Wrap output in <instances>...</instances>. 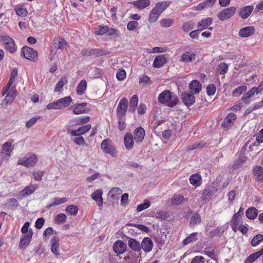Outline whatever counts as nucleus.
<instances>
[{
  "mask_svg": "<svg viewBox=\"0 0 263 263\" xmlns=\"http://www.w3.org/2000/svg\"><path fill=\"white\" fill-rule=\"evenodd\" d=\"M109 53V51L99 49H84L81 52L82 56H93L95 57L107 55Z\"/></svg>",
  "mask_w": 263,
  "mask_h": 263,
  "instance_id": "f257e3e1",
  "label": "nucleus"
},
{
  "mask_svg": "<svg viewBox=\"0 0 263 263\" xmlns=\"http://www.w3.org/2000/svg\"><path fill=\"white\" fill-rule=\"evenodd\" d=\"M101 148L105 153L110 154L114 157H117V152L114 146L111 144V141L109 138L104 140L101 143Z\"/></svg>",
  "mask_w": 263,
  "mask_h": 263,
  "instance_id": "f03ea898",
  "label": "nucleus"
},
{
  "mask_svg": "<svg viewBox=\"0 0 263 263\" xmlns=\"http://www.w3.org/2000/svg\"><path fill=\"white\" fill-rule=\"evenodd\" d=\"M37 161V158L34 154H28L18 161V164L27 167H32Z\"/></svg>",
  "mask_w": 263,
  "mask_h": 263,
  "instance_id": "7ed1b4c3",
  "label": "nucleus"
},
{
  "mask_svg": "<svg viewBox=\"0 0 263 263\" xmlns=\"http://www.w3.org/2000/svg\"><path fill=\"white\" fill-rule=\"evenodd\" d=\"M22 54L24 57L30 61L35 62L37 60V52L33 48L24 46L21 50Z\"/></svg>",
  "mask_w": 263,
  "mask_h": 263,
  "instance_id": "20e7f679",
  "label": "nucleus"
},
{
  "mask_svg": "<svg viewBox=\"0 0 263 263\" xmlns=\"http://www.w3.org/2000/svg\"><path fill=\"white\" fill-rule=\"evenodd\" d=\"M236 10L234 7L225 8L219 12L217 16L220 21H224L232 16L235 13Z\"/></svg>",
  "mask_w": 263,
  "mask_h": 263,
  "instance_id": "39448f33",
  "label": "nucleus"
},
{
  "mask_svg": "<svg viewBox=\"0 0 263 263\" xmlns=\"http://www.w3.org/2000/svg\"><path fill=\"white\" fill-rule=\"evenodd\" d=\"M128 107V101L125 98H122L117 107V117H124L127 111Z\"/></svg>",
  "mask_w": 263,
  "mask_h": 263,
  "instance_id": "423d86ee",
  "label": "nucleus"
},
{
  "mask_svg": "<svg viewBox=\"0 0 263 263\" xmlns=\"http://www.w3.org/2000/svg\"><path fill=\"white\" fill-rule=\"evenodd\" d=\"M91 128L90 124H87L85 126L80 127L78 129L72 130L70 128L67 129V132L71 135V136H80L87 132H88Z\"/></svg>",
  "mask_w": 263,
  "mask_h": 263,
  "instance_id": "0eeeda50",
  "label": "nucleus"
},
{
  "mask_svg": "<svg viewBox=\"0 0 263 263\" xmlns=\"http://www.w3.org/2000/svg\"><path fill=\"white\" fill-rule=\"evenodd\" d=\"M32 235L33 231L31 229H30L28 233L21 238L18 246L21 249H25L26 246L29 245L31 240Z\"/></svg>",
  "mask_w": 263,
  "mask_h": 263,
  "instance_id": "6e6552de",
  "label": "nucleus"
},
{
  "mask_svg": "<svg viewBox=\"0 0 263 263\" xmlns=\"http://www.w3.org/2000/svg\"><path fill=\"white\" fill-rule=\"evenodd\" d=\"M182 102L187 107L192 105L195 102V97L191 93L183 92L181 95Z\"/></svg>",
  "mask_w": 263,
  "mask_h": 263,
  "instance_id": "1a4fd4ad",
  "label": "nucleus"
},
{
  "mask_svg": "<svg viewBox=\"0 0 263 263\" xmlns=\"http://www.w3.org/2000/svg\"><path fill=\"white\" fill-rule=\"evenodd\" d=\"M141 249H142L145 253L151 252L153 248V242L151 238L145 237L140 243Z\"/></svg>",
  "mask_w": 263,
  "mask_h": 263,
  "instance_id": "9d476101",
  "label": "nucleus"
},
{
  "mask_svg": "<svg viewBox=\"0 0 263 263\" xmlns=\"http://www.w3.org/2000/svg\"><path fill=\"white\" fill-rule=\"evenodd\" d=\"M236 119V115L233 113L229 114L224 119L223 122L221 124L222 127L228 129L231 127L234 121Z\"/></svg>",
  "mask_w": 263,
  "mask_h": 263,
  "instance_id": "9b49d317",
  "label": "nucleus"
},
{
  "mask_svg": "<svg viewBox=\"0 0 263 263\" xmlns=\"http://www.w3.org/2000/svg\"><path fill=\"white\" fill-rule=\"evenodd\" d=\"M134 139L136 143H141L143 140L145 136V130L142 127H139L135 129L134 132Z\"/></svg>",
  "mask_w": 263,
  "mask_h": 263,
  "instance_id": "f8f14e48",
  "label": "nucleus"
},
{
  "mask_svg": "<svg viewBox=\"0 0 263 263\" xmlns=\"http://www.w3.org/2000/svg\"><path fill=\"white\" fill-rule=\"evenodd\" d=\"M255 32V28L253 26H248L241 28L238 33L239 36L241 37H247L253 35Z\"/></svg>",
  "mask_w": 263,
  "mask_h": 263,
  "instance_id": "ddd939ff",
  "label": "nucleus"
},
{
  "mask_svg": "<svg viewBox=\"0 0 263 263\" xmlns=\"http://www.w3.org/2000/svg\"><path fill=\"white\" fill-rule=\"evenodd\" d=\"M253 10V6H247L240 8L238 10V13L242 18H247L251 14Z\"/></svg>",
  "mask_w": 263,
  "mask_h": 263,
  "instance_id": "4468645a",
  "label": "nucleus"
},
{
  "mask_svg": "<svg viewBox=\"0 0 263 263\" xmlns=\"http://www.w3.org/2000/svg\"><path fill=\"white\" fill-rule=\"evenodd\" d=\"M172 98V92L168 90L162 91L159 96L158 100L161 103L168 102Z\"/></svg>",
  "mask_w": 263,
  "mask_h": 263,
  "instance_id": "2eb2a0df",
  "label": "nucleus"
},
{
  "mask_svg": "<svg viewBox=\"0 0 263 263\" xmlns=\"http://www.w3.org/2000/svg\"><path fill=\"white\" fill-rule=\"evenodd\" d=\"M167 62V59L164 55L157 56L154 61L153 66L154 68H160L163 66Z\"/></svg>",
  "mask_w": 263,
  "mask_h": 263,
  "instance_id": "dca6fc26",
  "label": "nucleus"
},
{
  "mask_svg": "<svg viewBox=\"0 0 263 263\" xmlns=\"http://www.w3.org/2000/svg\"><path fill=\"white\" fill-rule=\"evenodd\" d=\"M196 54L192 51H186L181 56L180 61L182 62H191L195 60Z\"/></svg>",
  "mask_w": 263,
  "mask_h": 263,
  "instance_id": "f3484780",
  "label": "nucleus"
},
{
  "mask_svg": "<svg viewBox=\"0 0 263 263\" xmlns=\"http://www.w3.org/2000/svg\"><path fill=\"white\" fill-rule=\"evenodd\" d=\"M103 192L101 189L97 190L91 194L92 198L95 200L97 205L99 207L103 205V198H102Z\"/></svg>",
  "mask_w": 263,
  "mask_h": 263,
  "instance_id": "a211bd4d",
  "label": "nucleus"
},
{
  "mask_svg": "<svg viewBox=\"0 0 263 263\" xmlns=\"http://www.w3.org/2000/svg\"><path fill=\"white\" fill-rule=\"evenodd\" d=\"M54 48L58 49L63 50L66 49L67 42L62 37H57L53 40Z\"/></svg>",
  "mask_w": 263,
  "mask_h": 263,
  "instance_id": "6ab92c4d",
  "label": "nucleus"
},
{
  "mask_svg": "<svg viewBox=\"0 0 263 263\" xmlns=\"http://www.w3.org/2000/svg\"><path fill=\"white\" fill-rule=\"evenodd\" d=\"M191 93H198L201 89V84L196 80H193L189 85Z\"/></svg>",
  "mask_w": 263,
  "mask_h": 263,
  "instance_id": "aec40b11",
  "label": "nucleus"
},
{
  "mask_svg": "<svg viewBox=\"0 0 263 263\" xmlns=\"http://www.w3.org/2000/svg\"><path fill=\"white\" fill-rule=\"evenodd\" d=\"M212 17H206L199 21L197 25V28L201 31L207 28L213 22Z\"/></svg>",
  "mask_w": 263,
  "mask_h": 263,
  "instance_id": "412c9836",
  "label": "nucleus"
},
{
  "mask_svg": "<svg viewBox=\"0 0 263 263\" xmlns=\"http://www.w3.org/2000/svg\"><path fill=\"white\" fill-rule=\"evenodd\" d=\"M126 244L122 240H117L114 245V251L118 254H122L125 251Z\"/></svg>",
  "mask_w": 263,
  "mask_h": 263,
  "instance_id": "4be33fe9",
  "label": "nucleus"
},
{
  "mask_svg": "<svg viewBox=\"0 0 263 263\" xmlns=\"http://www.w3.org/2000/svg\"><path fill=\"white\" fill-rule=\"evenodd\" d=\"M122 193V190L119 187L111 189L108 193V198L111 201L119 199V195Z\"/></svg>",
  "mask_w": 263,
  "mask_h": 263,
  "instance_id": "5701e85b",
  "label": "nucleus"
},
{
  "mask_svg": "<svg viewBox=\"0 0 263 263\" xmlns=\"http://www.w3.org/2000/svg\"><path fill=\"white\" fill-rule=\"evenodd\" d=\"M124 142L125 146L128 150H130L133 147L134 139L131 133H127L125 135Z\"/></svg>",
  "mask_w": 263,
  "mask_h": 263,
  "instance_id": "b1692460",
  "label": "nucleus"
},
{
  "mask_svg": "<svg viewBox=\"0 0 263 263\" xmlns=\"http://www.w3.org/2000/svg\"><path fill=\"white\" fill-rule=\"evenodd\" d=\"M15 97V91L13 90L12 88L10 89L5 98L3 100V104L6 105L11 104L14 100Z\"/></svg>",
  "mask_w": 263,
  "mask_h": 263,
  "instance_id": "393cba45",
  "label": "nucleus"
},
{
  "mask_svg": "<svg viewBox=\"0 0 263 263\" xmlns=\"http://www.w3.org/2000/svg\"><path fill=\"white\" fill-rule=\"evenodd\" d=\"M128 246L134 251L136 252H141L140 242L136 239L129 238L128 240Z\"/></svg>",
  "mask_w": 263,
  "mask_h": 263,
  "instance_id": "a878e982",
  "label": "nucleus"
},
{
  "mask_svg": "<svg viewBox=\"0 0 263 263\" xmlns=\"http://www.w3.org/2000/svg\"><path fill=\"white\" fill-rule=\"evenodd\" d=\"M171 3L170 1L159 2L156 4L154 8L158 10V12L161 14V13L171 5Z\"/></svg>",
  "mask_w": 263,
  "mask_h": 263,
  "instance_id": "bb28decb",
  "label": "nucleus"
},
{
  "mask_svg": "<svg viewBox=\"0 0 263 263\" xmlns=\"http://www.w3.org/2000/svg\"><path fill=\"white\" fill-rule=\"evenodd\" d=\"M37 185H30L26 186L24 190L21 191V195L23 196H27L32 194L37 188Z\"/></svg>",
  "mask_w": 263,
  "mask_h": 263,
  "instance_id": "cd10ccee",
  "label": "nucleus"
},
{
  "mask_svg": "<svg viewBox=\"0 0 263 263\" xmlns=\"http://www.w3.org/2000/svg\"><path fill=\"white\" fill-rule=\"evenodd\" d=\"M132 4L139 9H142L150 5V1L149 0H138L132 2Z\"/></svg>",
  "mask_w": 263,
  "mask_h": 263,
  "instance_id": "c85d7f7f",
  "label": "nucleus"
},
{
  "mask_svg": "<svg viewBox=\"0 0 263 263\" xmlns=\"http://www.w3.org/2000/svg\"><path fill=\"white\" fill-rule=\"evenodd\" d=\"M13 149L12 143L10 142H7L3 145L2 153L5 154L7 157H9Z\"/></svg>",
  "mask_w": 263,
  "mask_h": 263,
  "instance_id": "c756f323",
  "label": "nucleus"
},
{
  "mask_svg": "<svg viewBox=\"0 0 263 263\" xmlns=\"http://www.w3.org/2000/svg\"><path fill=\"white\" fill-rule=\"evenodd\" d=\"M253 174L257 180H263V168L261 166H257L254 168Z\"/></svg>",
  "mask_w": 263,
  "mask_h": 263,
  "instance_id": "7c9ffc66",
  "label": "nucleus"
},
{
  "mask_svg": "<svg viewBox=\"0 0 263 263\" xmlns=\"http://www.w3.org/2000/svg\"><path fill=\"white\" fill-rule=\"evenodd\" d=\"M201 177L199 174L192 175L190 177V182L191 184L198 186L201 184Z\"/></svg>",
  "mask_w": 263,
  "mask_h": 263,
  "instance_id": "2f4dec72",
  "label": "nucleus"
},
{
  "mask_svg": "<svg viewBox=\"0 0 263 263\" xmlns=\"http://www.w3.org/2000/svg\"><path fill=\"white\" fill-rule=\"evenodd\" d=\"M51 243L52 244L51 251L56 255H59V239L57 237H53L51 239Z\"/></svg>",
  "mask_w": 263,
  "mask_h": 263,
  "instance_id": "473e14b6",
  "label": "nucleus"
},
{
  "mask_svg": "<svg viewBox=\"0 0 263 263\" xmlns=\"http://www.w3.org/2000/svg\"><path fill=\"white\" fill-rule=\"evenodd\" d=\"M87 105V103H82L76 105L73 110V113L75 115H79L85 112V107Z\"/></svg>",
  "mask_w": 263,
  "mask_h": 263,
  "instance_id": "72a5a7b5",
  "label": "nucleus"
},
{
  "mask_svg": "<svg viewBox=\"0 0 263 263\" xmlns=\"http://www.w3.org/2000/svg\"><path fill=\"white\" fill-rule=\"evenodd\" d=\"M160 14L158 12L155 8H154L150 12L148 17V22L150 23H153L156 22L160 16Z\"/></svg>",
  "mask_w": 263,
  "mask_h": 263,
  "instance_id": "f704fd0d",
  "label": "nucleus"
},
{
  "mask_svg": "<svg viewBox=\"0 0 263 263\" xmlns=\"http://www.w3.org/2000/svg\"><path fill=\"white\" fill-rule=\"evenodd\" d=\"M257 210L254 207L249 208L246 212V215L248 219H254L257 216Z\"/></svg>",
  "mask_w": 263,
  "mask_h": 263,
  "instance_id": "c9c22d12",
  "label": "nucleus"
},
{
  "mask_svg": "<svg viewBox=\"0 0 263 263\" xmlns=\"http://www.w3.org/2000/svg\"><path fill=\"white\" fill-rule=\"evenodd\" d=\"M87 88V82L85 80H81L78 84L77 88V93L79 95H83Z\"/></svg>",
  "mask_w": 263,
  "mask_h": 263,
  "instance_id": "e433bc0d",
  "label": "nucleus"
},
{
  "mask_svg": "<svg viewBox=\"0 0 263 263\" xmlns=\"http://www.w3.org/2000/svg\"><path fill=\"white\" fill-rule=\"evenodd\" d=\"M72 100L70 96L64 97L62 99H59V102L61 108H65L68 106Z\"/></svg>",
  "mask_w": 263,
  "mask_h": 263,
  "instance_id": "4c0bfd02",
  "label": "nucleus"
},
{
  "mask_svg": "<svg viewBox=\"0 0 263 263\" xmlns=\"http://www.w3.org/2000/svg\"><path fill=\"white\" fill-rule=\"evenodd\" d=\"M67 83V78L63 77L61 78L60 80L57 84L54 91L56 92L61 91L63 89V87Z\"/></svg>",
  "mask_w": 263,
  "mask_h": 263,
  "instance_id": "58836bf2",
  "label": "nucleus"
},
{
  "mask_svg": "<svg viewBox=\"0 0 263 263\" xmlns=\"http://www.w3.org/2000/svg\"><path fill=\"white\" fill-rule=\"evenodd\" d=\"M138 102L137 95H134L129 100V111L134 112L136 110Z\"/></svg>",
  "mask_w": 263,
  "mask_h": 263,
  "instance_id": "ea45409f",
  "label": "nucleus"
},
{
  "mask_svg": "<svg viewBox=\"0 0 263 263\" xmlns=\"http://www.w3.org/2000/svg\"><path fill=\"white\" fill-rule=\"evenodd\" d=\"M194 28V23L192 21L185 22L182 25L181 29L184 32H187Z\"/></svg>",
  "mask_w": 263,
  "mask_h": 263,
  "instance_id": "a19ab883",
  "label": "nucleus"
},
{
  "mask_svg": "<svg viewBox=\"0 0 263 263\" xmlns=\"http://www.w3.org/2000/svg\"><path fill=\"white\" fill-rule=\"evenodd\" d=\"M247 90V87L246 85H241L237 88H235L233 91V95L234 97H238L243 92H245Z\"/></svg>",
  "mask_w": 263,
  "mask_h": 263,
  "instance_id": "79ce46f5",
  "label": "nucleus"
},
{
  "mask_svg": "<svg viewBox=\"0 0 263 263\" xmlns=\"http://www.w3.org/2000/svg\"><path fill=\"white\" fill-rule=\"evenodd\" d=\"M174 23V20L171 18H163L160 21L161 26L165 28L172 26Z\"/></svg>",
  "mask_w": 263,
  "mask_h": 263,
  "instance_id": "37998d69",
  "label": "nucleus"
},
{
  "mask_svg": "<svg viewBox=\"0 0 263 263\" xmlns=\"http://www.w3.org/2000/svg\"><path fill=\"white\" fill-rule=\"evenodd\" d=\"M11 41L12 43H10V44L6 45L5 47L10 53H13L17 50V46L14 41L12 38Z\"/></svg>",
  "mask_w": 263,
  "mask_h": 263,
  "instance_id": "c03bdc74",
  "label": "nucleus"
},
{
  "mask_svg": "<svg viewBox=\"0 0 263 263\" xmlns=\"http://www.w3.org/2000/svg\"><path fill=\"white\" fill-rule=\"evenodd\" d=\"M139 84L142 86H145L147 84L152 83L151 80L149 77L146 75H143L139 78Z\"/></svg>",
  "mask_w": 263,
  "mask_h": 263,
  "instance_id": "a18cd8bd",
  "label": "nucleus"
},
{
  "mask_svg": "<svg viewBox=\"0 0 263 263\" xmlns=\"http://www.w3.org/2000/svg\"><path fill=\"white\" fill-rule=\"evenodd\" d=\"M262 240L263 235L262 234L256 235L253 238L251 241V245L253 247H255L257 246Z\"/></svg>",
  "mask_w": 263,
  "mask_h": 263,
  "instance_id": "49530a36",
  "label": "nucleus"
},
{
  "mask_svg": "<svg viewBox=\"0 0 263 263\" xmlns=\"http://www.w3.org/2000/svg\"><path fill=\"white\" fill-rule=\"evenodd\" d=\"M196 233H192L189 236L184 239L183 243L184 245H186L191 242H194L197 240Z\"/></svg>",
  "mask_w": 263,
  "mask_h": 263,
  "instance_id": "de8ad7c7",
  "label": "nucleus"
},
{
  "mask_svg": "<svg viewBox=\"0 0 263 263\" xmlns=\"http://www.w3.org/2000/svg\"><path fill=\"white\" fill-rule=\"evenodd\" d=\"M78 208L73 205L68 206L65 209V211L69 213L71 215H76L78 212Z\"/></svg>",
  "mask_w": 263,
  "mask_h": 263,
  "instance_id": "09e8293b",
  "label": "nucleus"
},
{
  "mask_svg": "<svg viewBox=\"0 0 263 263\" xmlns=\"http://www.w3.org/2000/svg\"><path fill=\"white\" fill-rule=\"evenodd\" d=\"M228 70V66L226 63H221L218 65V72L220 74L224 75Z\"/></svg>",
  "mask_w": 263,
  "mask_h": 263,
  "instance_id": "8fccbe9b",
  "label": "nucleus"
},
{
  "mask_svg": "<svg viewBox=\"0 0 263 263\" xmlns=\"http://www.w3.org/2000/svg\"><path fill=\"white\" fill-rule=\"evenodd\" d=\"M151 205V202L147 199H145L144 201V203L138 205L137 207V211L138 212H141L145 209L148 208Z\"/></svg>",
  "mask_w": 263,
  "mask_h": 263,
  "instance_id": "3c124183",
  "label": "nucleus"
},
{
  "mask_svg": "<svg viewBox=\"0 0 263 263\" xmlns=\"http://www.w3.org/2000/svg\"><path fill=\"white\" fill-rule=\"evenodd\" d=\"M73 142L78 145L86 146L87 144L85 143L84 138L82 136H78L72 139Z\"/></svg>",
  "mask_w": 263,
  "mask_h": 263,
  "instance_id": "603ef678",
  "label": "nucleus"
},
{
  "mask_svg": "<svg viewBox=\"0 0 263 263\" xmlns=\"http://www.w3.org/2000/svg\"><path fill=\"white\" fill-rule=\"evenodd\" d=\"M169 217L168 212L165 211H157L155 214V217L159 219H167Z\"/></svg>",
  "mask_w": 263,
  "mask_h": 263,
  "instance_id": "864d4df0",
  "label": "nucleus"
},
{
  "mask_svg": "<svg viewBox=\"0 0 263 263\" xmlns=\"http://www.w3.org/2000/svg\"><path fill=\"white\" fill-rule=\"evenodd\" d=\"M201 222V217L198 213H195L191 217L190 223L196 224Z\"/></svg>",
  "mask_w": 263,
  "mask_h": 263,
  "instance_id": "5fc2aeb1",
  "label": "nucleus"
},
{
  "mask_svg": "<svg viewBox=\"0 0 263 263\" xmlns=\"http://www.w3.org/2000/svg\"><path fill=\"white\" fill-rule=\"evenodd\" d=\"M59 99L55 101H54L52 103L48 104L47 105V107H46L48 109H61L60 105L59 104L60 103H59Z\"/></svg>",
  "mask_w": 263,
  "mask_h": 263,
  "instance_id": "6e6d98bb",
  "label": "nucleus"
},
{
  "mask_svg": "<svg viewBox=\"0 0 263 263\" xmlns=\"http://www.w3.org/2000/svg\"><path fill=\"white\" fill-rule=\"evenodd\" d=\"M66 218L67 217L64 214H59L57 215L55 222L56 223L61 224L66 221Z\"/></svg>",
  "mask_w": 263,
  "mask_h": 263,
  "instance_id": "4d7b16f0",
  "label": "nucleus"
},
{
  "mask_svg": "<svg viewBox=\"0 0 263 263\" xmlns=\"http://www.w3.org/2000/svg\"><path fill=\"white\" fill-rule=\"evenodd\" d=\"M184 200V197L181 195L175 196L172 198L173 204H179L182 203Z\"/></svg>",
  "mask_w": 263,
  "mask_h": 263,
  "instance_id": "13d9d810",
  "label": "nucleus"
},
{
  "mask_svg": "<svg viewBox=\"0 0 263 263\" xmlns=\"http://www.w3.org/2000/svg\"><path fill=\"white\" fill-rule=\"evenodd\" d=\"M90 120L89 116L81 117L76 120V123L78 125L83 124L87 123Z\"/></svg>",
  "mask_w": 263,
  "mask_h": 263,
  "instance_id": "bf43d9fd",
  "label": "nucleus"
},
{
  "mask_svg": "<svg viewBox=\"0 0 263 263\" xmlns=\"http://www.w3.org/2000/svg\"><path fill=\"white\" fill-rule=\"evenodd\" d=\"M67 201L66 198H55L54 199V201L51 203L49 206H54L59 205L62 203L65 202Z\"/></svg>",
  "mask_w": 263,
  "mask_h": 263,
  "instance_id": "052dcab7",
  "label": "nucleus"
},
{
  "mask_svg": "<svg viewBox=\"0 0 263 263\" xmlns=\"http://www.w3.org/2000/svg\"><path fill=\"white\" fill-rule=\"evenodd\" d=\"M44 175V172L42 171H36L33 172L34 179L36 181H41Z\"/></svg>",
  "mask_w": 263,
  "mask_h": 263,
  "instance_id": "680f3d73",
  "label": "nucleus"
},
{
  "mask_svg": "<svg viewBox=\"0 0 263 263\" xmlns=\"http://www.w3.org/2000/svg\"><path fill=\"white\" fill-rule=\"evenodd\" d=\"M108 30V27L107 26L98 27V30L95 32L96 34L98 35H101L107 32Z\"/></svg>",
  "mask_w": 263,
  "mask_h": 263,
  "instance_id": "e2e57ef3",
  "label": "nucleus"
},
{
  "mask_svg": "<svg viewBox=\"0 0 263 263\" xmlns=\"http://www.w3.org/2000/svg\"><path fill=\"white\" fill-rule=\"evenodd\" d=\"M0 42L3 43L5 47L6 45L12 43L11 37L7 35H0Z\"/></svg>",
  "mask_w": 263,
  "mask_h": 263,
  "instance_id": "0e129e2a",
  "label": "nucleus"
},
{
  "mask_svg": "<svg viewBox=\"0 0 263 263\" xmlns=\"http://www.w3.org/2000/svg\"><path fill=\"white\" fill-rule=\"evenodd\" d=\"M139 24L136 21H130L127 23V28L130 31H133L138 27Z\"/></svg>",
  "mask_w": 263,
  "mask_h": 263,
  "instance_id": "69168bd1",
  "label": "nucleus"
},
{
  "mask_svg": "<svg viewBox=\"0 0 263 263\" xmlns=\"http://www.w3.org/2000/svg\"><path fill=\"white\" fill-rule=\"evenodd\" d=\"M216 90V88L215 85L213 84H211L208 85L206 88L207 94L209 96H213L215 93Z\"/></svg>",
  "mask_w": 263,
  "mask_h": 263,
  "instance_id": "338daca9",
  "label": "nucleus"
},
{
  "mask_svg": "<svg viewBox=\"0 0 263 263\" xmlns=\"http://www.w3.org/2000/svg\"><path fill=\"white\" fill-rule=\"evenodd\" d=\"M205 262V258L200 256H197L193 258L191 263H204Z\"/></svg>",
  "mask_w": 263,
  "mask_h": 263,
  "instance_id": "774afa93",
  "label": "nucleus"
}]
</instances>
